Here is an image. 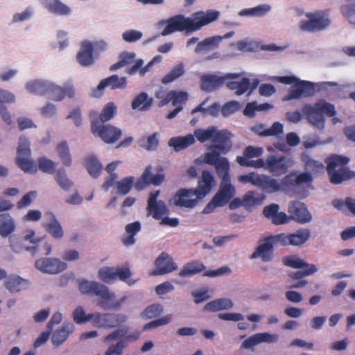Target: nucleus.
Instances as JSON below:
<instances>
[{"instance_id":"33","label":"nucleus","mask_w":355,"mask_h":355,"mask_svg":"<svg viewBox=\"0 0 355 355\" xmlns=\"http://www.w3.org/2000/svg\"><path fill=\"white\" fill-rule=\"evenodd\" d=\"M15 162L25 173L35 174L37 171V164L32 159L31 155H16Z\"/></svg>"},{"instance_id":"62","label":"nucleus","mask_w":355,"mask_h":355,"mask_svg":"<svg viewBox=\"0 0 355 355\" xmlns=\"http://www.w3.org/2000/svg\"><path fill=\"white\" fill-rule=\"evenodd\" d=\"M140 146L147 150L155 149L159 144L157 134L154 133L146 139H142L139 141Z\"/></svg>"},{"instance_id":"14","label":"nucleus","mask_w":355,"mask_h":355,"mask_svg":"<svg viewBox=\"0 0 355 355\" xmlns=\"http://www.w3.org/2000/svg\"><path fill=\"white\" fill-rule=\"evenodd\" d=\"M311 236V232L306 228H300L291 234H279L277 239L280 245L300 246L305 243Z\"/></svg>"},{"instance_id":"18","label":"nucleus","mask_w":355,"mask_h":355,"mask_svg":"<svg viewBox=\"0 0 355 355\" xmlns=\"http://www.w3.org/2000/svg\"><path fill=\"white\" fill-rule=\"evenodd\" d=\"M241 76V73H229L223 76L207 74L201 78V88L204 91L211 92L219 87L227 79H236Z\"/></svg>"},{"instance_id":"9","label":"nucleus","mask_w":355,"mask_h":355,"mask_svg":"<svg viewBox=\"0 0 355 355\" xmlns=\"http://www.w3.org/2000/svg\"><path fill=\"white\" fill-rule=\"evenodd\" d=\"M131 276L130 270L125 267H109L105 266L100 268L97 272L98 278L105 284H111L117 279L132 284L130 279Z\"/></svg>"},{"instance_id":"21","label":"nucleus","mask_w":355,"mask_h":355,"mask_svg":"<svg viewBox=\"0 0 355 355\" xmlns=\"http://www.w3.org/2000/svg\"><path fill=\"white\" fill-rule=\"evenodd\" d=\"M156 269L150 272V275H162L171 272L178 268L171 257L166 252H162L155 261Z\"/></svg>"},{"instance_id":"23","label":"nucleus","mask_w":355,"mask_h":355,"mask_svg":"<svg viewBox=\"0 0 355 355\" xmlns=\"http://www.w3.org/2000/svg\"><path fill=\"white\" fill-rule=\"evenodd\" d=\"M257 187L268 193L283 191L286 189V184H284V178L279 182L278 180L264 174L259 175Z\"/></svg>"},{"instance_id":"13","label":"nucleus","mask_w":355,"mask_h":355,"mask_svg":"<svg viewBox=\"0 0 355 355\" xmlns=\"http://www.w3.org/2000/svg\"><path fill=\"white\" fill-rule=\"evenodd\" d=\"M292 166L293 161L289 157L275 155L267 157V171L275 176L286 173Z\"/></svg>"},{"instance_id":"22","label":"nucleus","mask_w":355,"mask_h":355,"mask_svg":"<svg viewBox=\"0 0 355 355\" xmlns=\"http://www.w3.org/2000/svg\"><path fill=\"white\" fill-rule=\"evenodd\" d=\"M291 220L304 224L311 221L312 215L304 204L300 202H291L288 206Z\"/></svg>"},{"instance_id":"2","label":"nucleus","mask_w":355,"mask_h":355,"mask_svg":"<svg viewBox=\"0 0 355 355\" xmlns=\"http://www.w3.org/2000/svg\"><path fill=\"white\" fill-rule=\"evenodd\" d=\"M195 163H205L215 166L218 176L221 178V182L218 191L214 196L224 205L234 197L236 189L230 182V164L225 157H219V154L216 151L207 152L202 157L196 159Z\"/></svg>"},{"instance_id":"45","label":"nucleus","mask_w":355,"mask_h":355,"mask_svg":"<svg viewBox=\"0 0 355 355\" xmlns=\"http://www.w3.org/2000/svg\"><path fill=\"white\" fill-rule=\"evenodd\" d=\"M205 266L200 262L193 261L185 264L179 272V276L182 277H190L200 272Z\"/></svg>"},{"instance_id":"16","label":"nucleus","mask_w":355,"mask_h":355,"mask_svg":"<svg viewBox=\"0 0 355 355\" xmlns=\"http://www.w3.org/2000/svg\"><path fill=\"white\" fill-rule=\"evenodd\" d=\"M199 200L193 189H182L177 191L171 202L178 207L191 209L198 205Z\"/></svg>"},{"instance_id":"25","label":"nucleus","mask_w":355,"mask_h":355,"mask_svg":"<svg viewBox=\"0 0 355 355\" xmlns=\"http://www.w3.org/2000/svg\"><path fill=\"white\" fill-rule=\"evenodd\" d=\"M40 3L51 14L68 17L72 13L71 8L60 0H39Z\"/></svg>"},{"instance_id":"24","label":"nucleus","mask_w":355,"mask_h":355,"mask_svg":"<svg viewBox=\"0 0 355 355\" xmlns=\"http://www.w3.org/2000/svg\"><path fill=\"white\" fill-rule=\"evenodd\" d=\"M215 184L216 182L212 174L209 171H204L202 173L201 179L198 181V187L193 189L198 198L202 200L210 193Z\"/></svg>"},{"instance_id":"4","label":"nucleus","mask_w":355,"mask_h":355,"mask_svg":"<svg viewBox=\"0 0 355 355\" xmlns=\"http://www.w3.org/2000/svg\"><path fill=\"white\" fill-rule=\"evenodd\" d=\"M302 111L308 122L320 130L325 126L324 114L334 116L336 113L334 105L324 100H320L313 105H305Z\"/></svg>"},{"instance_id":"48","label":"nucleus","mask_w":355,"mask_h":355,"mask_svg":"<svg viewBox=\"0 0 355 355\" xmlns=\"http://www.w3.org/2000/svg\"><path fill=\"white\" fill-rule=\"evenodd\" d=\"M135 53L133 52H123L119 55V61L110 67V70L114 71L128 66L135 61Z\"/></svg>"},{"instance_id":"10","label":"nucleus","mask_w":355,"mask_h":355,"mask_svg":"<svg viewBox=\"0 0 355 355\" xmlns=\"http://www.w3.org/2000/svg\"><path fill=\"white\" fill-rule=\"evenodd\" d=\"M96 296L99 297V306L103 309H121L128 300V296L116 300L115 293L104 284L101 286Z\"/></svg>"},{"instance_id":"17","label":"nucleus","mask_w":355,"mask_h":355,"mask_svg":"<svg viewBox=\"0 0 355 355\" xmlns=\"http://www.w3.org/2000/svg\"><path fill=\"white\" fill-rule=\"evenodd\" d=\"M127 79L125 77H119L117 75H112L108 78L102 80L96 88L92 92L93 97H100L103 94L105 87H110L111 89H124L126 87Z\"/></svg>"},{"instance_id":"1","label":"nucleus","mask_w":355,"mask_h":355,"mask_svg":"<svg viewBox=\"0 0 355 355\" xmlns=\"http://www.w3.org/2000/svg\"><path fill=\"white\" fill-rule=\"evenodd\" d=\"M219 16L220 12L216 10H200L193 13L189 17L178 15L168 20L159 21L157 26L160 28L166 25L161 33L163 36L175 31H184L186 34H190L216 21Z\"/></svg>"},{"instance_id":"43","label":"nucleus","mask_w":355,"mask_h":355,"mask_svg":"<svg viewBox=\"0 0 355 355\" xmlns=\"http://www.w3.org/2000/svg\"><path fill=\"white\" fill-rule=\"evenodd\" d=\"M5 285L10 292H19L28 286V282L19 276H10L6 280Z\"/></svg>"},{"instance_id":"44","label":"nucleus","mask_w":355,"mask_h":355,"mask_svg":"<svg viewBox=\"0 0 355 355\" xmlns=\"http://www.w3.org/2000/svg\"><path fill=\"white\" fill-rule=\"evenodd\" d=\"M340 11L349 24L355 26V1L348 0L343 3L340 7Z\"/></svg>"},{"instance_id":"3","label":"nucleus","mask_w":355,"mask_h":355,"mask_svg":"<svg viewBox=\"0 0 355 355\" xmlns=\"http://www.w3.org/2000/svg\"><path fill=\"white\" fill-rule=\"evenodd\" d=\"M192 135L201 143L209 140L214 144L209 147V152L216 151L220 155L225 154L231 149L230 141L232 134L227 130H218L216 126H209L196 129Z\"/></svg>"},{"instance_id":"7","label":"nucleus","mask_w":355,"mask_h":355,"mask_svg":"<svg viewBox=\"0 0 355 355\" xmlns=\"http://www.w3.org/2000/svg\"><path fill=\"white\" fill-rule=\"evenodd\" d=\"M278 81L286 85H293L289 93L284 97V101L311 96L315 93V85L313 83L300 80L294 76L278 77Z\"/></svg>"},{"instance_id":"54","label":"nucleus","mask_w":355,"mask_h":355,"mask_svg":"<svg viewBox=\"0 0 355 355\" xmlns=\"http://www.w3.org/2000/svg\"><path fill=\"white\" fill-rule=\"evenodd\" d=\"M283 262L286 266L293 268H304V267H307V265H311L296 255L284 257Z\"/></svg>"},{"instance_id":"37","label":"nucleus","mask_w":355,"mask_h":355,"mask_svg":"<svg viewBox=\"0 0 355 355\" xmlns=\"http://www.w3.org/2000/svg\"><path fill=\"white\" fill-rule=\"evenodd\" d=\"M221 42L222 38L220 37V35L207 37L203 40L198 42L194 51L196 53L198 54L202 52L210 51L212 49L217 48Z\"/></svg>"},{"instance_id":"15","label":"nucleus","mask_w":355,"mask_h":355,"mask_svg":"<svg viewBox=\"0 0 355 355\" xmlns=\"http://www.w3.org/2000/svg\"><path fill=\"white\" fill-rule=\"evenodd\" d=\"M42 226L54 239L59 241L63 239L64 229L52 211H47L44 214Z\"/></svg>"},{"instance_id":"26","label":"nucleus","mask_w":355,"mask_h":355,"mask_svg":"<svg viewBox=\"0 0 355 355\" xmlns=\"http://www.w3.org/2000/svg\"><path fill=\"white\" fill-rule=\"evenodd\" d=\"M75 330V326L70 322H64L62 327L53 331L51 342L54 345L59 346L63 343Z\"/></svg>"},{"instance_id":"20","label":"nucleus","mask_w":355,"mask_h":355,"mask_svg":"<svg viewBox=\"0 0 355 355\" xmlns=\"http://www.w3.org/2000/svg\"><path fill=\"white\" fill-rule=\"evenodd\" d=\"M277 235L266 238L258 245L257 250L252 254L251 258L260 257L264 261H269L272 258V248L279 245Z\"/></svg>"},{"instance_id":"28","label":"nucleus","mask_w":355,"mask_h":355,"mask_svg":"<svg viewBox=\"0 0 355 355\" xmlns=\"http://www.w3.org/2000/svg\"><path fill=\"white\" fill-rule=\"evenodd\" d=\"M251 130L259 136H278L284 132V125L279 122H275L270 128L263 124H257L251 128Z\"/></svg>"},{"instance_id":"49","label":"nucleus","mask_w":355,"mask_h":355,"mask_svg":"<svg viewBox=\"0 0 355 355\" xmlns=\"http://www.w3.org/2000/svg\"><path fill=\"white\" fill-rule=\"evenodd\" d=\"M184 72V66L183 63L180 62L175 65L172 69L162 78V83L164 84L170 83L182 76Z\"/></svg>"},{"instance_id":"30","label":"nucleus","mask_w":355,"mask_h":355,"mask_svg":"<svg viewBox=\"0 0 355 355\" xmlns=\"http://www.w3.org/2000/svg\"><path fill=\"white\" fill-rule=\"evenodd\" d=\"M16 222L9 214H0V236L6 238L16 230Z\"/></svg>"},{"instance_id":"46","label":"nucleus","mask_w":355,"mask_h":355,"mask_svg":"<svg viewBox=\"0 0 355 355\" xmlns=\"http://www.w3.org/2000/svg\"><path fill=\"white\" fill-rule=\"evenodd\" d=\"M85 166L89 175L93 178L98 177L103 168L101 162L93 155L89 156L85 159Z\"/></svg>"},{"instance_id":"55","label":"nucleus","mask_w":355,"mask_h":355,"mask_svg":"<svg viewBox=\"0 0 355 355\" xmlns=\"http://www.w3.org/2000/svg\"><path fill=\"white\" fill-rule=\"evenodd\" d=\"M135 178L132 176L126 177L116 182V190L118 193L125 195L131 190Z\"/></svg>"},{"instance_id":"8","label":"nucleus","mask_w":355,"mask_h":355,"mask_svg":"<svg viewBox=\"0 0 355 355\" xmlns=\"http://www.w3.org/2000/svg\"><path fill=\"white\" fill-rule=\"evenodd\" d=\"M305 17L306 19H301L298 25L302 32H320L327 29L331 23L329 14L321 10L306 12Z\"/></svg>"},{"instance_id":"12","label":"nucleus","mask_w":355,"mask_h":355,"mask_svg":"<svg viewBox=\"0 0 355 355\" xmlns=\"http://www.w3.org/2000/svg\"><path fill=\"white\" fill-rule=\"evenodd\" d=\"M92 132L107 144L115 143L121 136V130L113 125H100L97 122L92 124Z\"/></svg>"},{"instance_id":"6","label":"nucleus","mask_w":355,"mask_h":355,"mask_svg":"<svg viewBox=\"0 0 355 355\" xmlns=\"http://www.w3.org/2000/svg\"><path fill=\"white\" fill-rule=\"evenodd\" d=\"M159 191L150 193L148 200V215H150L155 220H160V224L171 227L178 226L179 221L176 218L168 217V209L164 202L157 200Z\"/></svg>"},{"instance_id":"60","label":"nucleus","mask_w":355,"mask_h":355,"mask_svg":"<svg viewBox=\"0 0 355 355\" xmlns=\"http://www.w3.org/2000/svg\"><path fill=\"white\" fill-rule=\"evenodd\" d=\"M162 311V306L159 304H155L147 306L141 313V316L145 319H150L159 315Z\"/></svg>"},{"instance_id":"40","label":"nucleus","mask_w":355,"mask_h":355,"mask_svg":"<svg viewBox=\"0 0 355 355\" xmlns=\"http://www.w3.org/2000/svg\"><path fill=\"white\" fill-rule=\"evenodd\" d=\"M123 313H104L105 329H113L119 327L127 320Z\"/></svg>"},{"instance_id":"34","label":"nucleus","mask_w":355,"mask_h":355,"mask_svg":"<svg viewBox=\"0 0 355 355\" xmlns=\"http://www.w3.org/2000/svg\"><path fill=\"white\" fill-rule=\"evenodd\" d=\"M244 200V208L252 210L257 206L263 204L266 196L255 191H249L243 196Z\"/></svg>"},{"instance_id":"63","label":"nucleus","mask_w":355,"mask_h":355,"mask_svg":"<svg viewBox=\"0 0 355 355\" xmlns=\"http://www.w3.org/2000/svg\"><path fill=\"white\" fill-rule=\"evenodd\" d=\"M318 268L315 265H307L303 271L293 272L289 273V277L293 279H300L304 277L311 275L318 272Z\"/></svg>"},{"instance_id":"58","label":"nucleus","mask_w":355,"mask_h":355,"mask_svg":"<svg viewBox=\"0 0 355 355\" xmlns=\"http://www.w3.org/2000/svg\"><path fill=\"white\" fill-rule=\"evenodd\" d=\"M90 313L87 314L81 306H78L72 313V318L74 322L82 324L89 321Z\"/></svg>"},{"instance_id":"32","label":"nucleus","mask_w":355,"mask_h":355,"mask_svg":"<svg viewBox=\"0 0 355 355\" xmlns=\"http://www.w3.org/2000/svg\"><path fill=\"white\" fill-rule=\"evenodd\" d=\"M50 80L44 79H35L28 81L25 88L28 92L37 95H46Z\"/></svg>"},{"instance_id":"35","label":"nucleus","mask_w":355,"mask_h":355,"mask_svg":"<svg viewBox=\"0 0 355 355\" xmlns=\"http://www.w3.org/2000/svg\"><path fill=\"white\" fill-rule=\"evenodd\" d=\"M232 301L229 298H219L206 304L203 310L207 312H216L230 309L233 306Z\"/></svg>"},{"instance_id":"39","label":"nucleus","mask_w":355,"mask_h":355,"mask_svg":"<svg viewBox=\"0 0 355 355\" xmlns=\"http://www.w3.org/2000/svg\"><path fill=\"white\" fill-rule=\"evenodd\" d=\"M141 230V224L138 221L129 223L125 226V233L122 237V242L125 246L135 244V236Z\"/></svg>"},{"instance_id":"56","label":"nucleus","mask_w":355,"mask_h":355,"mask_svg":"<svg viewBox=\"0 0 355 355\" xmlns=\"http://www.w3.org/2000/svg\"><path fill=\"white\" fill-rule=\"evenodd\" d=\"M16 155H31V141L26 137H19Z\"/></svg>"},{"instance_id":"36","label":"nucleus","mask_w":355,"mask_h":355,"mask_svg":"<svg viewBox=\"0 0 355 355\" xmlns=\"http://www.w3.org/2000/svg\"><path fill=\"white\" fill-rule=\"evenodd\" d=\"M102 285L103 284L100 282L85 279H79L78 282L80 292L82 294L96 296Z\"/></svg>"},{"instance_id":"57","label":"nucleus","mask_w":355,"mask_h":355,"mask_svg":"<svg viewBox=\"0 0 355 355\" xmlns=\"http://www.w3.org/2000/svg\"><path fill=\"white\" fill-rule=\"evenodd\" d=\"M122 40L128 43H135L143 37V33L136 29H128L121 34Z\"/></svg>"},{"instance_id":"64","label":"nucleus","mask_w":355,"mask_h":355,"mask_svg":"<svg viewBox=\"0 0 355 355\" xmlns=\"http://www.w3.org/2000/svg\"><path fill=\"white\" fill-rule=\"evenodd\" d=\"M55 180L58 184L65 191H69L73 185V182L64 172L58 171L55 176Z\"/></svg>"},{"instance_id":"19","label":"nucleus","mask_w":355,"mask_h":355,"mask_svg":"<svg viewBox=\"0 0 355 355\" xmlns=\"http://www.w3.org/2000/svg\"><path fill=\"white\" fill-rule=\"evenodd\" d=\"M47 94L53 101H62L66 96L73 98L76 95L75 89L71 84L66 83L60 86L50 80Z\"/></svg>"},{"instance_id":"50","label":"nucleus","mask_w":355,"mask_h":355,"mask_svg":"<svg viewBox=\"0 0 355 355\" xmlns=\"http://www.w3.org/2000/svg\"><path fill=\"white\" fill-rule=\"evenodd\" d=\"M117 107L113 102H108L106 103L100 115L99 119L101 122L105 123L112 119L116 114Z\"/></svg>"},{"instance_id":"47","label":"nucleus","mask_w":355,"mask_h":355,"mask_svg":"<svg viewBox=\"0 0 355 355\" xmlns=\"http://www.w3.org/2000/svg\"><path fill=\"white\" fill-rule=\"evenodd\" d=\"M55 152L64 165L66 166L71 165V157L67 142L62 141L58 144L56 146Z\"/></svg>"},{"instance_id":"42","label":"nucleus","mask_w":355,"mask_h":355,"mask_svg":"<svg viewBox=\"0 0 355 355\" xmlns=\"http://www.w3.org/2000/svg\"><path fill=\"white\" fill-rule=\"evenodd\" d=\"M153 104V98H149L146 92H141L132 101L131 107L133 110L146 111Z\"/></svg>"},{"instance_id":"61","label":"nucleus","mask_w":355,"mask_h":355,"mask_svg":"<svg viewBox=\"0 0 355 355\" xmlns=\"http://www.w3.org/2000/svg\"><path fill=\"white\" fill-rule=\"evenodd\" d=\"M174 94V90L167 92L164 88H160L155 92V96L160 100L159 106L162 107L172 101Z\"/></svg>"},{"instance_id":"41","label":"nucleus","mask_w":355,"mask_h":355,"mask_svg":"<svg viewBox=\"0 0 355 355\" xmlns=\"http://www.w3.org/2000/svg\"><path fill=\"white\" fill-rule=\"evenodd\" d=\"M241 81H230L227 83V87L237 96H241L245 92H248L250 89V79L243 77L244 72H241Z\"/></svg>"},{"instance_id":"11","label":"nucleus","mask_w":355,"mask_h":355,"mask_svg":"<svg viewBox=\"0 0 355 355\" xmlns=\"http://www.w3.org/2000/svg\"><path fill=\"white\" fill-rule=\"evenodd\" d=\"M35 268L44 272L51 275L60 273L67 268V264L58 258L42 257L35 261Z\"/></svg>"},{"instance_id":"5","label":"nucleus","mask_w":355,"mask_h":355,"mask_svg":"<svg viewBox=\"0 0 355 355\" xmlns=\"http://www.w3.org/2000/svg\"><path fill=\"white\" fill-rule=\"evenodd\" d=\"M349 159L341 155H332L327 159V170L332 184H340L355 177V172L347 166Z\"/></svg>"},{"instance_id":"31","label":"nucleus","mask_w":355,"mask_h":355,"mask_svg":"<svg viewBox=\"0 0 355 355\" xmlns=\"http://www.w3.org/2000/svg\"><path fill=\"white\" fill-rule=\"evenodd\" d=\"M195 141L194 136L191 134H188L186 136L171 137L168 140V144L175 151L178 152L191 146Z\"/></svg>"},{"instance_id":"38","label":"nucleus","mask_w":355,"mask_h":355,"mask_svg":"<svg viewBox=\"0 0 355 355\" xmlns=\"http://www.w3.org/2000/svg\"><path fill=\"white\" fill-rule=\"evenodd\" d=\"M271 9V6L269 4H260L253 8L241 10L239 15L242 17H261L270 12Z\"/></svg>"},{"instance_id":"52","label":"nucleus","mask_w":355,"mask_h":355,"mask_svg":"<svg viewBox=\"0 0 355 355\" xmlns=\"http://www.w3.org/2000/svg\"><path fill=\"white\" fill-rule=\"evenodd\" d=\"M302 160L304 163L306 170L313 173H318L324 168L322 162L311 158L307 155H302Z\"/></svg>"},{"instance_id":"29","label":"nucleus","mask_w":355,"mask_h":355,"mask_svg":"<svg viewBox=\"0 0 355 355\" xmlns=\"http://www.w3.org/2000/svg\"><path fill=\"white\" fill-rule=\"evenodd\" d=\"M312 180L313 178L311 175L308 172L301 173L300 174L292 173L284 178V184H286V188H288L291 186H300L309 184L312 182Z\"/></svg>"},{"instance_id":"59","label":"nucleus","mask_w":355,"mask_h":355,"mask_svg":"<svg viewBox=\"0 0 355 355\" xmlns=\"http://www.w3.org/2000/svg\"><path fill=\"white\" fill-rule=\"evenodd\" d=\"M148 175H150V166L146 167L141 177L142 182L146 184L159 185L163 182L164 178V175L159 173L152 177H148Z\"/></svg>"},{"instance_id":"27","label":"nucleus","mask_w":355,"mask_h":355,"mask_svg":"<svg viewBox=\"0 0 355 355\" xmlns=\"http://www.w3.org/2000/svg\"><path fill=\"white\" fill-rule=\"evenodd\" d=\"M93 45L89 41L82 42L80 51L77 53L76 58L79 64L84 67H88L93 64L92 55Z\"/></svg>"},{"instance_id":"51","label":"nucleus","mask_w":355,"mask_h":355,"mask_svg":"<svg viewBox=\"0 0 355 355\" xmlns=\"http://www.w3.org/2000/svg\"><path fill=\"white\" fill-rule=\"evenodd\" d=\"M128 347L126 340L119 339L116 343L110 344L104 355H123V350Z\"/></svg>"},{"instance_id":"53","label":"nucleus","mask_w":355,"mask_h":355,"mask_svg":"<svg viewBox=\"0 0 355 355\" xmlns=\"http://www.w3.org/2000/svg\"><path fill=\"white\" fill-rule=\"evenodd\" d=\"M37 169L39 168L42 172L52 174L55 172L56 168V164L45 157H40L37 159Z\"/></svg>"}]
</instances>
